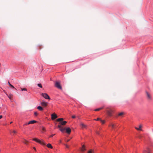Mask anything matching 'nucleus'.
Wrapping results in <instances>:
<instances>
[{
    "instance_id": "nucleus-8",
    "label": "nucleus",
    "mask_w": 153,
    "mask_h": 153,
    "mask_svg": "<svg viewBox=\"0 0 153 153\" xmlns=\"http://www.w3.org/2000/svg\"><path fill=\"white\" fill-rule=\"evenodd\" d=\"M67 123V122L65 121H62V122H61L59 123L62 125H64L65 124Z\"/></svg>"
},
{
    "instance_id": "nucleus-10",
    "label": "nucleus",
    "mask_w": 153,
    "mask_h": 153,
    "mask_svg": "<svg viewBox=\"0 0 153 153\" xmlns=\"http://www.w3.org/2000/svg\"><path fill=\"white\" fill-rule=\"evenodd\" d=\"M37 108L40 111H42L43 110V108L40 106H38L37 107Z\"/></svg>"
},
{
    "instance_id": "nucleus-27",
    "label": "nucleus",
    "mask_w": 153,
    "mask_h": 153,
    "mask_svg": "<svg viewBox=\"0 0 153 153\" xmlns=\"http://www.w3.org/2000/svg\"><path fill=\"white\" fill-rule=\"evenodd\" d=\"M42 129L43 131H45V127H42Z\"/></svg>"
},
{
    "instance_id": "nucleus-9",
    "label": "nucleus",
    "mask_w": 153,
    "mask_h": 153,
    "mask_svg": "<svg viewBox=\"0 0 153 153\" xmlns=\"http://www.w3.org/2000/svg\"><path fill=\"white\" fill-rule=\"evenodd\" d=\"M150 149L147 148L146 150H145L144 152V153H150Z\"/></svg>"
},
{
    "instance_id": "nucleus-6",
    "label": "nucleus",
    "mask_w": 153,
    "mask_h": 153,
    "mask_svg": "<svg viewBox=\"0 0 153 153\" xmlns=\"http://www.w3.org/2000/svg\"><path fill=\"white\" fill-rule=\"evenodd\" d=\"M66 131V132L68 134H70L71 131V129L69 127H68L65 129Z\"/></svg>"
},
{
    "instance_id": "nucleus-12",
    "label": "nucleus",
    "mask_w": 153,
    "mask_h": 153,
    "mask_svg": "<svg viewBox=\"0 0 153 153\" xmlns=\"http://www.w3.org/2000/svg\"><path fill=\"white\" fill-rule=\"evenodd\" d=\"M63 120V118H59L57 119L56 120L58 122H62Z\"/></svg>"
},
{
    "instance_id": "nucleus-28",
    "label": "nucleus",
    "mask_w": 153,
    "mask_h": 153,
    "mask_svg": "<svg viewBox=\"0 0 153 153\" xmlns=\"http://www.w3.org/2000/svg\"><path fill=\"white\" fill-rule=\"evenodd\" d=\"M95 120H101V119L100 118H98L97 119V120L95 119Z\"/></svg>"
},
{
    "instance_id": "nucleus-19",
    "label": "nucleus",
    "mask_w": 153,
    "mask_h": 153,
    "mask_svg": "<svg viewBox=\"0 0 153 153\" xmlns=\"http://www.w3.org/2000/svg\"><path fill=\"white\" fill-rule=\"evenodd\" d=\"M80 125L83 128H85L86 127V126L83 123H81Z\"/></svg>"
},
{
    "instance_id": "nucleus-25",
    "label": "nucleus",
    "mask_w": 153,
    "mask_h": 153,
    "mask_svg": "<svg viewBox=\"0 0 153 153\" xmlns=\"http://www.w3.org/2000/svg\"><path fill=\"white\" fill-rule=\"evenodd\" d=\"M27 90V89L25 88H23L22 89V91H26Z\"/></svg>"
},
{
    "instance_id": "nucleus-20",
    "label": "nucleus",
    "mask_w": 153,
    "mask_h": 153,
    "mask_svg": "<svg viewBox=\"0 0 153 153\" xmlns=\"http://www.w3.org/2000/svg\"><path fill=\"white\" fill-rule=\"evenodd\" d=\"M111 126L112 128H115L116 125L114 124H111Z\"/></svg>"
},
{
    "instance_id": "nucleus-24",
    "label": "nucleus",
    "mask_w": 153,
    "mask_h": 153,
    "mask_svg": "<svg viewBox=\"0 0 153 153\" xmlns=\"http://www.w3.org/2000/svg\"><path fill=\"white\" fill-rule=\"evenodd\" d=\"M34 114L35 116H37L38 115V113L37 112H35Z\"/></svg>"
},
{
    "instance_id": "nucleus-32",
    "label": "nucleus",
    "mask_w": 153,
    "mask_h": 153,
    "mask_svg": "<svg viewBox=\"0 0 153 153\" xmlns=\"http://www.w3.org/2000/svg\"><path fill=\"white\" fill-rule=\"evenodd\" d=\"M65 146H66V148H67L68 149L69 148V146L68 145H65Z\"/></svg>"
},
{
    "instance_id": "nucleus-3",
    "label": "nucleus",
    "mask_w": 153,
    "mask_h": 153,
    "mask_svg": "<svg viewBox=\"0 0 153 153\" xmlns=\"http://www.w3.org/2000/svg\"><path fill=\"white\" fill-rule=\"evenodd\" d=\"M55 86L58 89L61 90L62 89V87L60 83L59 82H56L55 83Z\"/></svg>"
},
{
    "instance_id": "nucleus-14",
    "label": "nucleus",
    "mask_w": 153,
    "mask_h": 153,
    "mask_svg": "<svg viewBox=\"0 0 153 153\" xmlns=\"http://www.w3.org/2000/svg\"><path fill=\"white\" fill-rule=\"evenodd\" d=\"M82 151H84L86 149H85V146L84 145L82 146Z\"/></svg>"
},
{
    "instance_id": "nucleus-37",
    "label": "nucleus",
    "mask_w": 153,
    "mask_h": 153,
    "mask_svg": "<svg viewBox=\"0 0 153 153\" xmlns=\"http://www.w3.org/2000/svg\"><path fill=\"white\" fill-rule=\"evenodd\" d=\"M8 98L10 99L11 98V97H9L8 96Z\"/></svg>"
},
{
    "instance_id": "nucleus-21",
    "label": "nucleus",
    "mask_w": 153,
    "mask_h": 153,
    "mask_svg": "<svg viewBox=\"0 0 153 153\" xmlns=\"http://www.w3.org/2000/svg\"><path fill=\"white\" fill-rule=\"evenodd\" d=\"M141 125H140L138 128H136V129L137 130H141L140 128H141Z\"/></svg>"
},
{
    "instance_id": "nucleus-38",
    "label": "nucleus",
    "mask_w": 153,
    "mask_h": 153,
    "mask_svg": "<svg viewBox=\"0 0 153 153\" xmlns=\"http://www.w3.org/2000/svg\"><path fill=\"white\" fill-rule=\"evenodd\" d=\"M33 149H35V150H36V148L35 147H34Z\"/></svg>"
},
{
    "instance_id": "nucleus-17",
    "label": "nucleus",
    "mask_w": 153,
    "mask_h": 153,
    "mask_svg": "<svg viewBox=\"0 0 153 153\" xmlns=\"http://www.w3.org/2000/svg\"><path fill=\"white\" fill-rule=\"evenodd\" d=\"M59 130L62 132H63L64 131H65V128H60L59 129Z\"/></svg>"
},
{
    "instance_id": "nucleus-30",
    "label": "nucleus",
    "mask_w": 153,
    "mask_h": 153,
    "mask_svg": "<svg viewBox=\"0 0 153 153\" xmlns=\"http://www.w3.org/2000/svg\"><path fill=\"white\" fill-rule=\"evenodd\" d=\"M13 133L14 134H16V131L15 130H13Z\"/></svg>"
},
{
    "instance_id": "nucleus-22",
    "label": "nucleus",
    "mask_w": 153,
    "mask_h": 153,
    "mask_svg": "<svg viewBox=\"0 0 153 153\" xmlns=\"http://www.w3.org/2000/svg\"><path fill=\"white\" fill-rule=\"evenodd\" d=\"M102 108H98L95 109V111H99L100 110H101V109H102Z\"/></svg>"
},
{
    "instance_id": "nucleus-18",
    "label": "nucleus",
    "mask_w": 153,
    "mask_h": 153,
    "mask_svg": "<svg viewBox=\"0 0 153 153\" xmlns=\"http://www.w3.org/2000/svg\"><path fill=\"white\" fill-rule=\"evenodd\" d=\"M88 153H94V151L91 149L88 152Z\"/></svg>"
},
{
    "instance_id": "nucleus-31",
    "label": "nucleus",
    "mask_w": 153,
    "mask_h": 153,
    "mask_svg": "<svg viewBox=\"0 0 153 153\" xmlns=\"http://www.w3.org/2000/svg\"><path fill=\"white\" fill-rule=\"evenodd\" d=\"M29 125V124H28V123H26L24 124L23 126H25V125Z\"/></svg>"
},
{
    "instance_id": "nucleus-29",
    "label": "nucleus",
    "mask_w": 153,
    "mask_h": 153,
    "mask_svg": "<svg viewBox=\"0 0 153 153\" xmlns=\"http://www.w3.org/2000/svg\"><path fill=\"white\" fill-rule=\"evenodd\" d=\"M54 135H55L54 134H52L50 135V137H53Z\"/></svg>"
},
{
    "instance_id": "nucleus-11",
    "label": "nucleus",
    "mask_w": 153,
    "mask_h": 153,
    "mask_svg": "<svg viewBox=\"0 0 153 153\" xmlns=\"http://www.w3.org/2000/svg\"><path fill=\"white\" fill-rule=\"evenodd\" d=\"M47 147L50 148L52 149L53 148V146H52L51 145L50 143H48L47 145Z\"/></svg>"
},
{
    "instance_id": "nucleus-2",
    "label": "nucleus",
    "mask_w": 153,
    "mask_h": 153,
    "mask_svg": "<svg viewBox=\"0 0 153 153\" xmlns=\"http://www.w3.org/2000/svg\"><path fill=\"white\" fill-rule=\"evenodd\" d=\"M41 95L45 99H50V98L48 95L46 93H42Z\"/></svg>"
},
{
    "instance_id": "nucleus-16",
    "label": "nucleus",
    "mask_w": 153,
    "mask_h": 153,
    "mask_svg": "<svg viewBox=\"0 0 153 153\" xmlns=\"http://www.w3.org/2000/svg\"><path fill=\"white\" fill-rule=\"evenodd\" d=\"M37 86L41 88H42V86L41 83H38L37 84Z\"/></svg>"
},
{
    "instance_id": "nucleus-15",
    "label": "nucleus",
    "mask_w": 153,
    "mask_h": 153,
    "mask_svg": "<svg viewBox=\"0 0 153 153\" xmlns=\"http://www.w3.org/2000/svg\"><path fill=\"white\" fill-rule=\"evenodd\" d=\"M8 84L11 87L13 88L16 89V88H15V87L12 85L9 82H8Z\"/></svg>"
},
{
    "instance_id": "nucleus-34",
    "label": "nucleus",
    "mask_w": 153,
    "mask_h": 153,
    "mask_svg": "<svg viewBox=\"0 0 153 153\" xmlns=\"http://www.w3.org/2000/svg\"><path fill=\"white\" fill-rule=\"evenodd\" d=\"M75 117H75V116H74V115L73 116H72V118H75Z\"/></svg>"
},
{
    "instance_id": "nucleus-36",
    "label": "nucleus",
    "mask_w": 153,
    "mask_h": 153,
    "mask_svg": "<svg viewBox=\"0 0 153 153\" xmlns=\"http://www.w3.org/2000/svg\"><path fill=\"white\" fill-rule=\"evenodd\" d=\"M97 134L99 135H100V133H99L98 132H97Z\"/></svg>"
},
{
    "instance_id": "nucleus-23",
    "label": "nucleus",
    "mask_w": 153,
    "mask_h": 153,
    "mask_svg": "<svg viewBox=\"0 0 153 153\" xmlns=\"http://www.w3.org/2000/svg\"><path fill=\"white\" fill-rule=\"evenodd\" d=\"M123 112H121L119 114V116H121L122 115H123Z\"/></svg>"
},
{
    "instance_id": "nucleus-4",
    "label": "nucleus",
    "mask_w": 153,
    "mask_h": 153,
    "mask_svg": "<svg viewBox=\"0 0 153 153\" xmlns=\"http://www.w3.org/2000/svg\"><path fill=\"white\" fill-rule=\"evenodd\" d=\"M48 102L44 101H43L40 102V104L43 106L46 107L48 105Z\"/></svg>"
},
{
    "instance_id": "nucleus-5",
    "label": "nucleus",
    "mask_w": 153,
    "mask_h": 153,
    "mask_svg": "<svg viewBox=\"0 0 153 153\" xmlns=\"http://www.w3.org/2000/svg\"><path fill=\"white\" fill-rule=\"evenodd\" d=\"M51 119L52 120H54L57 117V116L56 114H53L51 115Z\"/></svg>"
},
{
    "instance_id": "nucleus-33",
    "label": "nucleus",
    "mask_w": 153,
    "mask_h": 153,
    "mask_svg": "<svg viewBox=\"0 0 153 153\" xmlns=\"http://www.w3.org/2000/svg\"><path fill=\"white\" fill-rule=\"evenodd\" d=\"M58 128H61V126L60 125H58Z\"/></svg>"
},
{
    "instance_id": "nucleus-13",
    "label": "nucleus",
    "mask_w": 153,
    "mask_h": 153,
    "mask_svg": "<svg viewBox=\"0 0 153 153\" xmlns=\"http://www.w3.org/2000/svg\"><path fill=\"white\" fill-rule=\"evenodd\" d=\"M146 94L147 95L148 98L149 99H151V96H150L149 94L148 93V92L146 91Z\"/></svg>"
},
{
    "instance_id": "nucleus-26",
    "label": "nucleus",
    "mask_w": 153,
    "mask_h": 153,
    "mask_svg": "<svg viewBox=\"0 0 153 153\" xmlns=\"http://www.w3.org/2000/svg\"><path fill=\"white\" fill-rule=\"evenodd\" d=\"M100 121H101V122H102V124H104L105 123V121L104 120H101Z\"/></svg>"
},
{
    "instance_id": "nucleus-7",
    "label": "nucleus",
    "mask_w": 153,
    "mask_h": 153,
    "mask_svg": "<svg viewBox=\"0 0 153 153\" xmlns=\"http://www.w3.org/2000/svg\"><path fill=\"white\" fill-rule=\"evenodd\" d=\"M36 122V121L35 120H32L29 121L28 123V124H33Z\"/></svg>"
},
{
    "instance_id": "nucleus-35",
    "label": "nucleus",
    "mask_w": 153,
    "mask_h": 153,
    "mask_svg": "<svg viewBox=\"0 0 153 153\" xmlns=\"http://www.w3.org/2000/svg\"><path fill=\"white\" fill-rule=\"evenodd\" d=\"M2 117V115H0V119Z\"/></svg>"
},
{
    "instance_id": "nucleus-1",
    "label": "nucleus",
    "mask_w": 153,
    "mask_h": 153,
    "mask_svg": "<svg viewBox=\"0 0 153 153\" xmlns=\"http://www.w3.org/2000/svg\"><path fill=\"white\" fill-rule=\"evenodd\" d=\"M33 140L37 143H39L40 144L42 145H44L45 144L44 141L42 140H40L39 139H38L37 138H34L33 139Z\"/></svg>"
}]
</instances>
